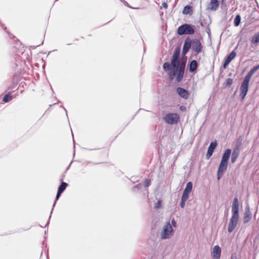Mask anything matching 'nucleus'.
<instances>
[{
  "label": "nucleus",
  "instance_id": "1",
  "mask_svg": "<svg viewBox=\"0 0 259 259\" xmlns=\"http://www.w3.org/2000/svg\"><path fill=\"white\" fill-rule=\"evenodd\" d=\"M186 66V61H182L180 59V49L176 48L174 54L171 57L170 63L166 62L163 64V70L168 73L169 78L172 80L176 76L177 82L182 80Z\"/></svg>",
  "mask_w": 259,
  "mask_h": 259
},
{
  "label": "nucleus",
  "instance_id": "2",
  "mask_svg": "<svg viewBox=\"0 0 259 259\" xmlns=\"http://www.w3.org/2000/svg\"><path fill=\"white\" fill-rule=\"evenodd\" d=\"M232 217L228 225V231L229 233H231L234 230L239 221V202L237 197H235L233 200L232 206Z\"/></svg>",
  "mask_w": 259,
  "mask_h": 259
},
{
  "label": "nucleus",
  "instance_id": "3",
  "mask_svg": "<svg viewBox=\"0 0 259 259\" xmlns=\"http://www.w3.org/2000/svg\"><path fill=\"white\" fill-rule=\"evenodd\" d=\"M259 69V64L254 66L252 68L250 71L247 73L246 76H245L244 79L241 83L240 91V97L241 98V100L243 101L247 92L248 91L249 88V82L250 80V78L251 76Z\"/></svg>",
  "mask_w": 259,
  "mask_h": 259
},
{
  "label": "nucleus",
  "instance_id": "4",
  "mask_svg": "<svg viewBox=\"0 0 259 259\" xmlns=\"http://www.w3.org/2000/svg\"><path fill=\"white\" fill-rule=\"evenodd\" d=\"M174 233V230L170 223L167 222L163 227L162 231L160 234V238L162 240L170 238Z\"/></svg>",
  "mask_w": 259,
  "mask_h": 259
},
{
  "label": "nucleus",
  "instance_id": "5",
  "mask_svg": "<svg viewBox=\"0 0 259 259\" xmlns=\"http://www.w3.org/2000/svg\"><path fill=\"white\" fill-rule=\"evenodd\" d=\"M194 33V29L190 24H184L180 26L177 29V33L179 35L184 34H193Z\"/></svg>",
  "mask_w": 259,
  "mask_h": 259
},
{
  "label": "nucleus",
  "instance_id": "6",
  "mask_svg": "<svg viewBox=\"0 0 259 259\" xmlns=\"http://www.w3.org/2000/svg\"><path fill=\"white\" fill-rule=\"evenodd\" d=\"M164 121L169 124H175L179 120L180 117L177 113H168L164 117Z\"/></svg>",
  "mask_w": 259,
  "mask_h": 259
},
{
  "label": "nucleus",
  "instance_id": "7",
  "mask_svg": "<svg viewBox=\"0 0 259 259\" xmlns=\"http://www.w3.org/2000/svg\"><path fill=\"white\" fill-rule=\"evenodd\" d=\"M202 48L201 42L199 39H195L192 40L191 49L192 51L195 52L196 54L200 53L202 51Z\"/></svg>",
  "mask_w": 259,
  "mask_h": 259
},
{
  "label": "nucleus",
  "instance_id": "8",
  "mask_svg": "<svg viewBox=\"0 0 259 259\" xmlns=\"http://www.w3.org/2000/svg\"><path fill=\"white\" fill-rule=\"evenodd\" d=\"M228 166V163L221 161L217 172L218 180H220L223 176L224 172L227 170Z\"/></svg>",
  "mask_w": 259,
  "mask_h": 259
},
{
  "label": "nucleus",
  "instance_id": "9",
  "mask_svg": "<svg viewBox=\"0 0 259 259\" xmlns=\"http://www.w3.org/2000/svg\"><path fill=\"white\" fill-rule=\"evenodd\" d=\"M252 214L250 210V207L248 205H247L245 209V212L243 217V223L244 224H246L248 223L251 219Z\"/></svg>",
  "mask_w": 259,
  "mask_h": 259
},
{
  "label": "nucleus",
  "instance_id": "10",
  "mask_svg": "<svg viewBox=\"0 0 259 259\" xmlns=\"http://www.w3.org/2000/svg\"><path fill=\"white\" fill-rule=\"evenodd\" d=\"M176 91L179 95L182 98L187 99L189 97V92L184 88L178 87L177 88Z\"/></svg>",
  "mask_w": 259,
  "mask_h": 259
},
{
  "label": "nucleus",
  "instance_id": "11",
  "mask_svg": "<svg viewBox=\"0 0 259 259\" xmlns=\"http://www.w3.org/2000/svg\"><path fill=\"white\" fill-rule=\"evenodd\" d=\"M217 146V143L216 141L210 143L206 154V157L207 159H209L212 156L214 150L215 149Z\"/></svg>",
  "mask_w": 259,
  "mask_h": 259
},
{
  "label": "nucleus",
  "instance_id": "12",
  "mask_svg": "<svg viewBox=\"0 0 259 259\" xmlns=\"http://www.w3.org/2000/svg\"><path fill=\"white\" fill-rule=\"evenodd\" d=\"M219 2L218 0H211L208 4L207 9L212 11H215L219 8Z\"/></svg>",
  "mask_w": 259,
  "mask_h": 259
},
{
  "label": "nucleus",
  "instance_id": "13",
  "mask_svg": "<svg viewBox=\"0 0 259 259\" xmlns=\"http://www.w3.org/2000/svg\"><path fill=\"white\" fill-rule=\"evenodd\" d=\"M212 256L215 259H219L221 256V249L218 245H215L213 248Z\"/></svg>",
  "mask_w": 259,
  "mask_h": 259
},
{
  "label": "nucleus",
  "instance_id": "14",
  "mask_svg": "<svg viewBox=\"0 0 259 259\" xmlns=\"http://www.w3.org/2000/svg\"><path fill=\"white\" fill-rule=\"evenodd\" d=\"M231 152H232L231 149H226L223 154L221 161L228 163L229 158H230L231 154Z\"/></svg>",
  "mask_w": 259,
  "mask_h": 259
},
{
  "label": "nucleus",
  "instance_id": "15",
  "mask_svg": "<svg viewBox=\"0 0 259 259\" xmlns=\"http://www.w3.org/2000/svg\"><path fill=\"white\" fill-rule=\"evenodd\" d=\"M198 67V63L197 61L193 60L191 61L189 65V71L192 73L194 72Z\"/></svg>",
  "mask_w": 259,
  "mask_h": 259
},
{
  "label": "nucleus",
  "instance_id": "16",
  "mask_svg": "<svg viewBox=\"0 0 259 259\" xmlns=\"http://www.w3.org/2000/svg\"><path fill=\"white\" fill-rule=\"evenodd\" d=\"M240 153V150H238L237 149H234L233 150V152L231 155V162L234 163L236 162L237 159L238 158Z\"/></svg>",
  "mask_w": 259,
  "mask_h": 259
},
{
  "label": "nucleus",
  "instance_id": "17",
  "mask_svg": "<svg viewBox=\"0 0 259 259\" xmlns=\"http://www.w3.org/2000/svg\"><path fill=\"white\" fill-rule=\"evenodd\" d=\"M183 13L186 15H192L193 13L192 7L190 5H187L185 7H184L183 11Z\"/></svg>",
  "mask_w": 259,
  "mask_h": 259
},
{
  "label": "nucleus",
  "instance_id": "18",
  "mask_svg": "<svg viewBox=\"0 0 259 259\" xmlns=\"http://www.w3.org/2000/svg\"><path fill=\"white\" fill-rule=\"evenodd\" d=\"M192 40H191L189 38H187L185 40L183 48H185L188 50H189L192 47Z\"/></svg>",
  "mask_w": 259,
  "mask_h": 259
},
{
  "label": "nucleus",
  "instance_id": "19",
  "mask_svg": "<svg viewBox=\"0 0 259 259\" xmlns=\"http://www.w3.org/2000/svg\"><path fill=\"white\" fill-rule=\"evenodd\" d=\"M236 55V53L235 52V51H233L227 57L225 58V60L230 63L231 61L235 57Z\"/></svg>",
  "mask_w": 259,
  "mask_h": 259
},
{
  "label": "nucleus",
  "instance_id": "20",
  "mask_svg": "<svg viewBox=\"0 0 259 259\" xmlns=\"http://www.w3.org/2000/svg\"><path fill=\"white\" fill-rule=\"evenodd\" d=\"M251 42L253 45H257L259 43V32L256 33L251 38Z\"/></svg>",
  "mask_w": 259,
  "mask_h": 259
},
{
  "label": "nucleus",
  "instance_id": "21",
  "mask_svg": "<svg viewBox=\"0 0 259 259\" xmlns=\"http://www.w3.org/2000/svg\"><path fill=\"white\" fill-rule=\"evenodd\" d=\"M243 140V137L239 136L237 140L235 147L234 149H238V150H240V147L242 145Z\"/></svg>",
  "mask_w": 259,
  "mask_h": 259
},
{
  "label": "nucleus",
  "instance_id": "22",
  "mask_svg": "<svg viewBox=\"0 0 259 259\" xmlns=\"http://www.w3.org/2000/svg\"><path fill=\"white\" fill-rule=\"evenodd\" d=\"M67 186H68L67 183L62 181L61 184L59 185V186L58 187V191L62 193L65 191V190L66 189Z\"/></svg>",
  "mask_w": 259,
  "mask_h": 259
},
{
  "label": "nucleus",
  "instance_id": "23",
  "mask_svg": "<svg viewBox=\"0 0 259 259\" xmlns=\"http://www.w3.org/2000/svg\"><path fill=\"white\" fill-rule=\"evenodd\" d=\"M193 184L191 182L187 183L184 191L190 193L192 191Z\"/></svg>",
  "mask_w": 259,
  "mask_h": 259
},
{
  "label": "nucleus",
  "instance_id": "24",
  "mask_svg": "<svg viewBox=\"0 0 259 259\" xmlns=\"http://www.w3.org/2000/svg\"><path fill=\"white\" fill-rule=\"evenodd\" d=\"M12 96L11 95L10 93H8V94H6L3 97V101L7 103L9 101H11L12 100Z\"/></svg>",
  "mask_w": 259,
  "mask_h": 259
},
{
  "label": "nucleus",
  "instance_id": "25",
  "mask_svg": "<svg viewBox=\"0 0 259 259\" xmlns=\"http://www.w3.org/2000/svg\"><path fill=\"white\" fill-rule=\"evenodd\" d=\"M241 18L240 15H237L235 17L234 24L235 26H238L240 24Z\"/></svg>",
  "mask_w": 259,
  "mask_h": 259
},
{
  "label": "nucleus",
  "instance_id": "26",
  "mask_svg": "<svg viewBox=\"0 0 259 259\" xmlns=\"http://www.w3.org/2000/svg\"><path fill=\"white\" fill-rule=\"evenodd\" d=\"M62 194V193L59 192V191H57V195H56V198H55V202L53 205V208L52 209V210H51V214L52 213V212H53V210L54 209V208L55 206V204H56V201L58 200V199L59 198L61 194ZM51 217V214H50V217H49V220L50 219Z\"/></svg>",
  "mask_w": 259,
  "mask_h": 259
},
{
  "label": "nucleus",
  "instance_id": "27",
  "mask_svg": "<svg viewBox=\"0 0 259 259\" xmlns=\"http://www.w3.org/2000/svg\"><path fill=\"white\" fill-rule=\"evenodd\" d=\"M189 194H190L189 193L183 191V194H182V196L181 197V200L186 201L189 196Z\"/></svg>",
  "mask_w": 259,
  "mask_h": 259
},
{
  "label": "nucleus",
  "instance_id": "28",
  "mask_svg": "<svg viewBox=\"0 0 259 259\" xmlns=\"http://www.w3.org/2000/svg\"><path fill=\"white\" fill-rule=\"evenodd\" d=\"M233 79L230 78H228L226 79L224 84L227 87H230L233 84Z\"/></svg>",
  "mask_w": 259,
  "mask_h": 259
},
{
  "label": "nucleus",
  "instance_id": "29",
  "mask_svg": "<svg viewBox=\"0 0 259 259\" xmlns=\"http://www.w3.org/2000/svg\"><path fill=\"white\" fill-rule=\"evenodd\" d=\"M144 187H148L151 185V180L150 179H146L143 184Z\"/></svg>",
  "mask_w": 259,
  "mask_h": 259
},
{
  "label": "nucleus",
  "instance_id": "30",
  "mask_svg": "<svg viewBox=\"0 0 259 259\" xmlns=\"http://www.w3.org/2000/svg\"><path fill=\"white\" fill-rule=\"evenodd\" d=\"M161 206V202L160 200H158L155 204L154 206L155 208H159Z\"/></svg>",
  "mask_w": 259,
  "mask_h": 259
},
{
  "label": "nucleus",
  "instance_id": "31",
  "mask_svg": "<svg viewBox=\"0 0 259 259\" xmlns=\"http://www.w3.org/2000/svg\"><path fill=\"white\" fill-rule=\"evenodd\" d=\"M125 6H126L127 7H128V8H131L132 9H139L140 8H134V7H133L132 6H131L127 2H126V1H124V3H123Z\"/></svg>",
  "mask_w": 259,
  "mask_h": 259
},
{
  "label": "nucleus",
  "instance_id": "32",
  "mask_svg": "<svg viewBox=\"0 0 259 259\" xmlns=\"http://www.w3.org/2000/svg\"><path fill=\"white\" fill-rule=\"evenodd\" d=\"M231 259H239L237 253H233L231 254Z\"/></svg>",
  "mask_w": 259,
  "mask_h": 259
},
{
  "label": "nucleus",
  "instance_id": "33",
  "mask_svg": "<svg viewBox=\"0 0 259 259\" xmlns=\"http://www.w3.org/2000/svg\"><path fill=\"white\" fill-rule=\"evenodd\" d=\"M171 226H172L174 227H177V222L174 219H172L171 220V224H170Z\"/></svg>",
  "mask_w": 259,
  "mask_h": 259
},
{
  "label": "nucleus",
  "instance_id": "34",
  "mask_svg": "<svg viewBox=\"0 0 259 259\" xmlns=\"http://www.w3.org/2000/svg\"><path fill=\"white\" fill-rule=\"evenodd\" d=\"M186 201H185V200H181V203H180V206L182 208H184L185 206V202Z\"/></svg>",
  "mask_w": 259,
  "mask_h": 259
},
{
  "label": "nucleus",
  "instance_id": "35",
  "mask_svg": "<svg viewBox=\"0 0 259 259\" xmlns=\"http://www.w3.org/2000/svg\"><path fill=\"white\" fill-rule=\"evenodd\" d=\"M188 51H189V50H187L185 48H183V50H182L183 55H185L188 52Z\"/></svg>",
  "mask_w": 259,
  "mask_h": 259
},
{
  "label": "nucleus",
  "instance_id": "36",
  "mask_svg": "<svg viewBox=\"0 0 259 259\" xmlns=\"http://www.w3.org/2000/svg\"><path fill=\"white\" fill-rule=\"evenodd\" d=\"M229 64V63L226 61L225 60H224V62L223 64L224 68H226L227 66Z\"/></svg>",
  "mask_w": 259,
  "mask_h": 259
},
{
  "label": "nucleus",
  "instance_id": "37",
  "mask_svg": "<svg viewBox=\"0 0 259 259\" xmlns=\"http://www.w3.org/2000/svg\"><path fill=\"white\" fill-rule=\"evenodd\" d=\"M180 109L181 110V111H185L186 110V108L185 106H181L180 107Z\"/></svg>",
  "mask_w": 259,
  "mask_h": 259
},
{
  "label": "nucleus",
  "instance_id": "38",
  "mask_svg": "<svg viewBox=\"0 0 259 259\" xmlns=\"http://www.w3.org/2000/svg\"><path fill=\"white\" fill-rule=\"evenodd\" d=\"M134 188H137V189H141V188H142V185H141V184H138L136 185L134 187Z\"/></svg>",
  "mask_w": 259,
  "mask_h": 259
},
{
  "label": "nucleus",
  "instance_id": "39",
  "mask_svg": "<svg viewBox=\"0 0 259 259\" xmlns=\"http://www.w3.org/2000/svg\"><path fill=\"white\" fill-rule=\"evenodd\" d=\"M162 7L165 8H167V7H168V5H167V4L166 3H163L162 4Z\"/></svg>",
  "mask_w": 259,
  "mask_h": 259
},
{
  "label": "nucleus",
  "instance_id": "40",
  "mask_svg": "<svg viewBox=\"0 0 259 259\" xmlns=\"http://www.w3.org/2000/svg\"><path fill=\"white\" fill-rule=\"evenodd\" d=\"M62 107L64 108V110L65 111L66 113H67V110H66V109H65L63 106H62ZM66 115L67 116V114H66Z\"/></svg>",
  "mask_w": 259,
  "mask_h": 259
},
{
  "label": "nucleus",
  "instance_id": "41",
  "mask_svg": "<svg viewBox=\"0 0 259 259\" xmlns=\"http://www.w3.org/2000/svg\"><path fill=\"white\" fill-rule=\"evenodd\" d=\"M49 224V221L47 222V224L46 225V227L48 226Z\"/></svg>",
  "mask_w": 259,
  "mask_h": 259
},
{
  "label": "nucleus",
  "instance_id": "42",
  "mask_svg": "<svg viewBox=\"0 0 259 259\" xmlns=\"http://www.w3.org/2000/svg\"><path fill=\"white\" fill-rule=\"evenodd\" d=\"M122 2H123L124 3V1H125L124 0H120Z\"/></svg>",
  "mask_w": 259,
  "mask_h": 259
},
{
  "label": "nucleus",
  "instance_id": "43",
  "mask_svg": "<svg viewBox=\"0 0 259 259\" xmlns=\"http://www.w3.org/2000/svg\"><path fill=\"white\" fill-rule=\"evenodd\" d=\"M122 2H123L124 3V1H125L124 0H120Z\"/></svg>",
  "mask_w": 259,
  "mask_h": 259
},
{
  "label": "nucleus",
  "instance_id": "44",
  "mask_svg": "<svg viewBox=\"0 0 259 259\" xmlns=\"http://www.w3.org/2000/svg\"><path fill=\"white\" fill-rule=\"evenodd\" d=\"M222 1H223L224 0H222Z\"/></svg>",
  "mask_w": 259,
  "mask_h": 259
}]
</instances>
